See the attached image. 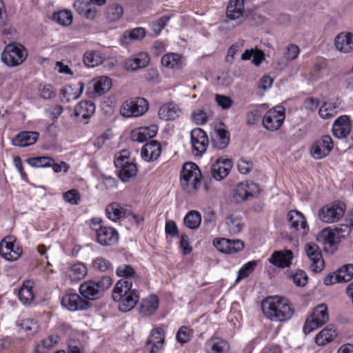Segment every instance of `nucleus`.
I'll return each mask as SVG.
<instances>
[{
  "instance_id": "nucleus-9",
  "label": "nucleus",
  "mask_w": 353,
  "mask_h": 353,
  "mask_svg": "<svg viewBox=\"0 0 353 353\" xmlns=\"http://www.w3.org/2000/svg\"><path fill=\"white\" fill-rule=\"evenodd\" d=\"M345 211V205L344 203L335 201L320 208L318 216L321 221L326 223H332L340 220Z\"/></svg>"
},
{
  "instance_id": "nucleus-34",
  "label": "nucleus",
  "mask_w": 353,
  "mask_h": 353,
  "mask_svg": "<svg viewBox=\"0 0 353 353\" xmlns=\"http://www.w3.org/2000/svg\"><path fill=\"white\" fill-rule=\"evenodd\" d=\"M159 304L158 297L151 294L141 300L139 312L143 316H150L157 311Z\"/></svg>"
},
{
  "instance_id": "nucleus-45",
  "label": "nucleus",
  "mask_w": 353,
  "mask_h": 353,
  "mask_svg": "<svg viewBox=\"0 0 353 353\" xmlns=\"http://www.w3.org/2000/svg\"><path fill=\"white\" fill-rule=\"evenodd\" d=\"M123 12L124 10L121 6L117 3L111 4L107 7L106 19L109 21H117L122 17Z\"/></svg>"
},
{
  "instance_id": "nucleus-49",
  "label": "nucleus",
  "mask_w": 353,
  "mask_h": 353,
  "mask_svg": "<svg viewBox=\"0 0 353 353\" xmlns=\"http://www.w3.org/2000/svg\"><path fill=\"white\" fill-rule=\"evenodd\" d=\"M92 266L94 270L101 272L112 270L111 262L102 256H98L93 259Z\"/></svg>"
},
{
  "instance_id": "nucleus-12",
  "label": "nucleus",
  "mask_w": 353,
  "mask_h": 353,
  "mask_svg": "<svg viewBox=\"0 0 353 353\" xmlns=\"http://www.w3.org/2000/svg\"><path fill=\"white\" fill-rule=\"evenodd\" d=\"M22 254V248L12 236H7L0 242V255L8 261H17Z\"/></svg>"
},
{
  "instance_id": "nucleus-43",
  "label": "nucleus",
  "mask_w": 353,
  "mask_h": 353,
  "mask_svg": "<svg viewBox=\"0 0 353 353\" xmlns=\"http://www.w3.org/2000/svg\"><path fill=\"white\" fill-rule=\"evenodd\" d=\"M183 223L189 229L196 230L201 223V215L198 211L191 210L185 216Z\"/></svg>"
},
{
  "instance_id": "nucleus-4",
  "label": "nucleus",
  "mask_w": 353,
  "mask_h": 353,
  "mask_svg": "<svg viewBox=\"0 0 353 353\" xmlns=\"http://www.w3.org/2000/svg\"><path fill=\"white\" fill-rule=\"evenodd\" d=\"M351 231V227L349 225H341L339 227H327L321 231L319 234L317 240L322 243L325 249L332 248L335 247L342 239L349 235Z\"/></svg>"
},
{
  "instance_id": "nucleus-26",
  "label": "nucleus",
  "mask_w": 353,
  "mask_h": 353,
  "mask_svg": "<svg viewBox=\"0 0 353 353\" xmlns=\"http://www.w3.org/2000/svg\"><path fill=\"white\" fill-rule=\"evenodd\" d=\"M159 128L156 124L149 126H141L134 129L131 132V139L134 141L143 143L148 139L153 138L157 134Z\"/></svg>"
},
{
  "instance_id": "nucleus-18",
  "label": "nucleus",
  "mask_w": 353,
  "mask_h": 353,
  "mask_svg": "<svg viewBox=\"0 0 353 353\" xmlns=\"http://www.w3.org/2000/svg\"><path fill=\"white\" fill-rule=\"evenodd\" d=\"M213 243L219 252L229 254L239 252L245 247L244 243L239 239H216Z\"/></svg>"
},
{
  "instance_id": "nucleus-57",
  "label": "nucleus",
  "mask_w": 353,
  "mask_h": 353,
  "mask_svg": "<svg viewBox=\"0 0 353 353\" xmlns=\"http://www.w3.org/2000/svg\"><path fill=\"white\" fill-rule=\"evenodd\" d=\"M229 232L232 234H239L243 228V223L241 219L238 217H230L228 222Z\"/></svg>"
},
{
  "instance_id": "nucleus-31",
  "label": "nucleus",
  "mask_w": 353,
  "mask_h": 353,
  "mask_svg": "<svg viewBox=\"0 0 353 353\" xmlns=\"http://www.w3.org/2000/svg\"><path fill=\"white\" fill-rule=\"evenodd\" d=\"M150 63V57L147 53L141 52L126 59L125 68L128 71H135L146 67Z\"/></svg>"
},
{
  "instance_id": "nucleus-42",
  "label": "nucleus",
  "mask_w": 353,
  "mask_h": 353,
  "mask_svg": "<svg viewBox=\"0 0 353 353\" xmlns=\"http://www.w3.org/2000/svg\"><path fill=\"white\" fill-rule=\"evenodd\" d=\"M95 111V105L92 101H81L75 107L74 114L83 119L90 117Z\"/></svg>"
},
{
  "instance_id": "nucleus-19",
  "label": "nucleus",
  "mask_w": 353,
  "mask_h": 353,
  "mask_svg": "<svg viewBox=\"0 0 353 353\" xmlns=\"http://www.w3.org/2000/svg\"><path fill=\"white\" fill-rule=\"evenodd\" d=\"M305 252L311 261V269L314 272H320L324 268V261L319 246L313 243H307Z\"/></svg>"
},
{
  "instance_id": "nucleus-2",
  "label": "nucleus",
  "mask_w": 353,
  "mask_h": 353,
  "mask_svg": "<svg viewBox=\"0 0 353 353\" xmlns=\"http://www.w3.org/2000/svg\"><path fill=\"white\" fill-rule=\"evenodd\" d=\"M112 299L118 303L121 312H127L135 307L139 295L137 290L132 289V283L128 281H118L112 291Z\"/></svg>"
},
{
  "instance_id": "nucleus-14",
  "label": "nucleus",
  "mask_w": 353,
  "mask_h": 353,
  "mask_svg": "<svg viewBox=\"0 0 353 353\" xmlns=\"http://www.w3.org/2000/svg\"><path fill=\"white\" fill-rule=\"evenodd\" d=\"M165 334L163 328L155 327L152 330L147 340L143 353H159L165 343Z\"/></svg>"
},
{
  "instance_id": "nucleus-10",
  "label": "nucleus",
  "mask_w": 353,
  "mask_h": 353,
  "mask_svg": "<svg viewBox=\"0 0 353 353\" xmlns=\"http://www.w3.org/2000/svg\"><path fill=\"white\" fill-rule=\"evenodd\" d=\"M148 106V102L144 98L130 99L123 102L120 108V113L125 117H137L146 112Z\"/></svg>"
},
{
  "instance_id": "nucleus-13",
  "label": "nucleus",
  "mask_w": 353,
  "mask_h": 353,
  "mask_svg": "<svg viewBox=\"0 0 353 353\" xmlns=\"http://www.w3.org/2000/svg\"><path fill=\"white\" fill-rule=\"evenodd\" d=\"M244 0H230L226 10L227 19L225 23H233L232 27L241 24L245 20Z\"/></svg>"
},
{
  "instance_id": "nucleus-51",
  "label": "nucleus",
  "mask_w": 353,
  "mask_h": 353,
  "mask_svg": "<svg viewBox=\"0 0 353 353\" xmlns=\"http://www.w3.org/2000/svg\"><path fill=\"white\" fill-rule=\"evenodd\" d=\"M63 111V107L59 104L48 105L46 110V117L48 121H57L58 117Z\"/></svg>"
},
{
  "instance_id": "nucleus-33",
  "label": "nucleus",
  "mask_w": 353,
  "mask_h": 353,
  "mask_svg": "<svg viewBox=\"0 0 353 353\" xmlns=\"http://www.w3.org/2000/svg\"><path fill=\"white\" fill-rule=\"evenodd\" d=\"M162 65L171 70H180L185 65L183 57L177 53H168L161 58Z\"/></svg>"
},
{
  "instance_id": "nucleus-54",
  "label": "nucleus",
  "mask_w": 353,
  "mask_h": 353,
  "mask_svg": "<svg viewBox=\"0 0 353 353\" xmlns=\"http://www.w3.org/2000/svg\"><path fill=\"white\" fill-rule=\"evenodd\" d=\"M256 266V263L254 261H249L243 265L238 272V276L236 279V282H239L240 280L248 276L253 272Z\"/></svg>"
},
{
  "instance_id": "nucleus-35",
  "label": "nucleus",
  "mask_w": 353,
  "mask_h": 353,
  "mask_svg": "<svg viewBox=\"0 0 353 353\" xmlns=\"http://www.w3.org/2000/svg\"><path fill=\"white\" fill-rule=\"evenodd\" d=\"M180 114L181 110L178 105L172 102L163 105L158 112L159 118L165 121L174 120L178 118Z\"/></svg>"
},
{
  "instance_id": "nucleus-40",
  "label": "nucleus",
  "mask_w": 353,
  "mask_h": 353,
  "mask_svg": "<svg viewBox=\"0 0 353 353\" xmlns=\"http://www.w3.org/2000/svg\"><path fill=\"white\" fill-rule=\"evenodd\" d=\"M80 294L85 299L94 300L98 298L99 294L94 281H84L79 286Z\"/></svg>"
},
{
  "instance_id": "nucleus-29",
  "label": "nucleus",
  "mask_w": 353,
  "mask_h": 353,
  "mask_svg": "<svg viewBox=\"0 0 353 353\" xmlns=\"http://www.w3.org/2000/svg\"><path fill=\"white\" fill-rule=\"evenodd\" d=\"M204 350L206 353H228L230 345L222 338L212 336L205 343Z\"/></svg>"
},
{
  "instance_id": "nucleus-60",
  "label": "nucleus",
  "mask_w": 353,
  "mask_h": 353,
  "mask_svg": "<svg viewBox=\"0 0 353 353\" xmlns=\"http://www.w3.org/2000/svg\"><path fill=\"white\" fill-rule=\"evenodd\" d=\"M292 279L296 286L303 287L307 282V276L304 271L299 270L292 275Z\"/></svg>"
},
{
  "instance_id": "nucleus-8",
  "label": "nucleus",
  "mask_w": 353,
  "mask_h": 353,
  "mask_svg": "<svg viewBox=\"0 0 353 353\" xmlns=\"http://www.w3.org/2000/svg\"><path fill=\"white\" fill-rule=\"evenodd\" d=\"M285 118V109L283 106H275L268 110L263 115V127L268 131L274 132L279 130Z\"/></svg>"
},
{
  "instance_id": "nucleus-41",
  "label": "nucleus",
  "mask_w": 353,
  "mask_h": 353,
  "mask_svg": "<svg viewBox=\"0 0 353 353\" xmlns=\"http://www.w3.org/2000/svg\"><path fill=\"white\" fill-rule=\"evenodd\" d=\"M337 336L336 329L327 326L318 333L315 337V342L318 345L323 346L332 341Z\"/></svg>"
},
{
  "instance_id": "nucleus-30",
  "label": "nucleus",
  "mask_w": 353,
  "mask_h": 353,
  "mask_svg": "<svg viewBox=\"0 0 353 353\" xmlns=\"http://www.w3.org/2000/svg\"><path fill=\"white\" fill-rule=\"evenodd\" d=\"M334 144L329 135H324L316 140L310 148L311 154H328L334 149Z\"/></svg>"
},
{
  "instance_id": "nucleus-27",
  "label": "nucleus",
  "mask_w": 353,
  "mask_h": 353,
  "mask_svg": "<svg viewBox=\"0 0 353 353\" xmlns=\"http://www.w3.org/2000/svg\"><path fill=\"white\" fill-rule=\"evenodd\" d=\"M294 257L293 252L290 250L275 251L269 258L268 261L279 268H289Z\"/></svg>"
},
{
  "instance_id": "nucleus-3",
  "label": "nucleus",
  "mask_w": 353,
  "mask_h": 353,
  "mask_svg": "<svg viewBox=\"0 0 353 353\" xmlns=\"http://www.w3.org/2000/svg\"><path fill=\"white\" fill-rule=\"evenodd\" d=\"M202 173L196 164L185 163L180 174V185L190 194H195L201 187Z\"/></svg>"
},
{
  "instance_id": "nucleus-50",
  "label": "nucleus",
  "mask_w": 353,
  "mask_h": 353,
  "mask_svg": "<svg viewBox=\"0 0 353 353\" xmlns=\"http://www.w3.org/2000/svg\"><path fill=\"white\" fill-rule=\"evenodd\" d=\"M161 150V143L156 140H152L143 146L141 154H160Z\"/></svg>"
},
{
  "instance_id": "nucleus-46",
  "label": "nucleus",
  "mask_w": 353,
  "mask_h": 353,
  "mask_svg": "<svg viewBox=\"0 0 353 353\" xmlns=\"http://www.w3.org/2000/svg\"><path fill=\"white\" fill-rule=\"evenodd\" d=\"M337 105L335 102L327 101L323 102L319 110V114L322 119H330L333 117L336 113Z\"/></svg>"
},
{
  "instance_id": "nucleus-61",
  "label": "nucleus",
  "mask_w": 353,
  "mask_h": 353,
  "mask_svg": "<svg viewBox=\"0 0 353 353\" xmlns=\"http://www.w3.org/2000/svg\"><path fill=\"white\" fill-rule=\"evenodd\" d=\"M63 197L66 202L72 205L77 204L80 200V196L77 190H70L66 192Z\"/></svg>"
},
{
  "instance_id": "nucleus-52",
  "label": "nucleus",
  "mask_w": 353,
  "mask_h": 353,
  "mask_svg": "<svg viewBox=\"0 0 353 353\" xmlns=\"http://www.w3.org/2000/svg\"><path fill=\"white\" fill-rule=\"evenodd\" d=\"M237 167L241 174L249 173L253 168V162L250 156H241L237 162Z\"/></svg>"
},
{
  "instance_id": "nucleus-64",
  "label": "nucleus",
  "mask_w": 353,
  "mask_h": 353,
  "mask_svg": "<svg viewBox=\"0 0 353 353\" xmlns=\"http://www.w3.org/2000/svg\"><path fill=\"white\" fill-rule=\"evenodd\" d=\"M68 353H83L80 341L70 339L68 343Z\"/></svg>"
},
{
  "instance_id": "nucleus-39",
  "label": "nucleus",
  "mask_w": 353,
  "mask_h": 353,
  "mask_svg": "<svg viewBox=\"0 0 353 353\" xmlns=\"http://www.w3.org/2000/svg\"><path fill=\"white\" fill-rule=\"evenodd\" d=\"M230 142L228 132L223 128H216L212 135V144L214 148L222 150L225 148Z\"/></svg>"
},
{
  "instance_id": "nucleus-6",
  "label": "nucleus",
  "mask_w": 353,
  "mask_h": 353,
  "mask_svg": "<svg viewBox=\"0 0 353 353\" xmlns=\"http://www.w3.org/2000/svg\"><path fill=\"white\" fill-rule=\"evenodd\" d=\"M102 221L99 218L91 220L90 227L96 232L97 242L105 246L115 244L119 240V234L114 228L101 225Z\"/></svg>"
},
{
  "instance_id": "nucleus-48",
  "label": "nucleus",
  "mask_w": 353,
  "mask_h": 353,
  "mask_svg": "<svg viewBox=\"0 0 353 353\" xmlns=\"http://www.w3.org/2000/svg\"><path fill=\"white\" fill-rule=\"evenodd\" d=\"M336 272L340 283L347 282L353 278V265H344L338 269Z\"/></svg>"
},
{
  "instance_id": "nucleus-25",
  "label": "nucleus",
  "mask_w": 353,
  "mask_h": 353,
  "mask_svg": "<svg viewBox=\"0 0 353 353\" xmlns=\"http://www.w3.org/2000/svg\"><path fill=\"white\" fill-rule=\"evenodd\" d=\"M116 274L121 277L119 281H128V283L137 285L141 281V276L134 267L129 264H121L116 269Z\"/></svg>"
},
{
  "instance_id": "nucleus-23",
  "label": "nucleus",
  "mask_w": 353,
  "mask_h": 353,
  "mask_svg": "<svg viewBox=\"0 0 353 353\" xmlns=\"http://www.w3.org/2000/svg\"><path fill=\"white\" fill-rule=\"evenodd\" d=\"M352 124L350 117L342 115L338 117L334 122L332 128L333 135L338 139L346 138L350 133Z\"/></svg>"
},
{
  "instance_id": "nucleus-53",
  "label": "nucleus",
  "mask_w": 353,
  "mask_h": 353,
  "mask_svg": "<svg viewBox=\"0 0 353 353\" xmlns=\"http://www.w3.org/2000/svg\"><path fill=\"white\" fill-rule=\"evenodd\" d=\"M19 325L28 335L36 333L39 330L37 322L30 319L22 320Z\"/></svg>"
},
{
  "instance_id": "nucleus-15",
  "label": "nucleus",
  "mask_w": 353,
  "mask_h": 353,
  "mask_svg": "<svg viewBox=\"0 0 353 353\" xmlns=\"http://www.w3.org/2000/svg\"><path fill=\"white\" fill-rule=\"evenodd\" d=\"M129 156H118L114 160V165L120 168L119 178L123 182L128 181L131 178L134 177L137 173L136 165L130 162Z\"/></svg>"
},
{
  "instance_id": "nucleus-32",
  "label": "nucleus",
  "mask_w": 353,
  "mask_h": 353,
  "mask_svg": "<svg viewBox=\"0 0 353 353\" xmlns=\"http://www.w3.org/2000/svg\"><path fill=\"white\" fill-rule=\"evenodd\" d=\"M336 48L341 52L350 53L353 51V34L341 32L334 40Z\"/></svg>"
},
{
  "instance_id": "nucleus-1",
  "label": "nucleus",
  "mask_w": 353,
  "mask_h": 353,
  "mask_svg": "<svg viewBox=\"0 0 353 353\" xmlns=\"http://www.w3.org/2000/svg\"><path fill=\"white\" fill-rule=\"evenodd\" d=\"M261 307L264 315L275 322L288 321L294 314V308L289 301L279 296L267 297L262 301Z\"/></svg>"
},
{
  "instance_id": "nucleus-62",
  "label": "nucleus",
  "mask_w": 353,
  "mask_h": 353,
  "mask_svg": "<svg viewBox=\"0 0 353 353\" xmlns=\"http://www.w3.org/2000/svg\"><path fill=\"white\" fill-rule=\"evenodd\" d=\"M170 19L169 17L163 16L151 25L152 31L156 34H159L162 29L166 26Z\"/></svg>"
},
{
  "instance_id": "nucleus-44",
  "label": "nucleus",
  "mask_w": 353,
  "mask_h": 353,
  "mask_svg": "<svg viewBox=\"0 0 353 353\" xmlns=\"http://www.w3.org/2000/svg\"><path fill=\"white\" fill-rule=\"evenodd\" d=\"M83 61L85 66L93 68L101 63L103 59L99 52L90 50L84 54Z\"/></svg>"
},
{
  "instance_id": "nucleus-37",
  "label": "nucleus",
  "mask_w": 353,
  "mask_h": 353,
  "mask_svg": "<svg viewBox=\"0 0 353 353\" xmlns=\"http://www.w3.org/2000/svg\"><path fill=\"white\" fill-rule=\"evenodd\" d=\"M39 138V134L36 132L25 131L18 134L12 141L14 145L18 147H26L34 143Z\"/></svg>"
},
{
  "instance_id": "nucleus-22",
  "label": "nucleus",
  "mask_w": 353,
  "mask_h": 353,
  "mask_svg": "<svg viewBox=\"0 0 353 353\" xmlns=\"http://www.w3.org/2000/svg\"><path fill=\"white\" fill-rule=\"evenodd\" d=\"M64 274L71 281H79L88 274V268L85 263L77 261L67 264Z\"/></svg>"
},
{
  "instance_id": "nucleus-56",
  "label": "nucleus",
  "mask_w": 353,
  "mask_h": 353,
  "mask_svg": "<svg viewBox=\"0 0 353 353\" xmlns=\"http://www.w3.org/2000/svg\"><path fill=\"white\" fill-rule=\"evenodd\" d=\"M192 334V330L188 326H181L178 330L176 339L180 343L188 342Z\"/></svg>"
},
{
  "instance_id": "nucleus-7",
  "label": "nucleus",
  "mask_w": 353,
  "mask_h": 353,
  "mask_svg": "<svg viewBox=\"0 0 353 353\" xmlns=\"http://www.w3.org/2000/svg\"><path fill=\"white\" fill-rule=\"evenodd\" d=\"M329 321L328 307L326 304L322 303L314 307L312 315L308 317L303 327V332L309 334L323 326Z\"/></svg>"
},
{
  "instance_id": "nucleus-63",
  "label": "nucleus",
  "mask_w": 353,
  "mask_h": 353,
  "mask_svg": "<svg viewBox=\"0 0 353 353\" xmlns=\"http://www.w3.org/2000/svg\"><path fill=\"white\" fill-rule=\"evenodd\" d=\"M192 119L196 125L205 124L208 121L206 113L201 110L194 111L192 114Z\"/></svg>"
},
{
  "instance_id": "nucleus-58",
  "label": "nucleus",
  "mask_w": 353,
  "mask_h": 353,
  "mask_svg": "<svg viewBox=\"0 0 353 353\" xmlns=\"http://www.w3.org/2000/svg\"><path fill=\"white\" fill-rule=\"evenodd\" d=\"M145 36V31L143 28H136L129 32H125L124 37H129L132 40H139Z\"/></svg>"
},
{
  "instance_id": "nucleus-20",
  "label": "nucleus",
  "mask_w": 353,
  "mask_h": 353,
  "mask_svg": "<svg viewBox=\"0 0 353 353\" xmlns=\"http://www.w3.org/2000/svg\"><path fill=\"white\" fill-rule=\"evenodd\" d=\"M233 163L230 159L220 158L213 163L211 168V175L216 181L224 179L230 172Z\"/></svg>"
},
{
  "instance_id": "nucleus-5",
  "label": "nucleus",
  "mask_w": 353,
  "mask_h": 353,
  "mask_svg": "<svg viewBox=\"0 0 353 353\" xmlns=\"http://www.w3.org/2000/svg\"><path fill=\"white\" fill-rule=\"evenodd\" d=\"M27 57V50L17 42H12L6 45L1 54L2 62L8 67L20 65L26 61Z\"/></svg>"
},
{
  "instance_id": "nucleus-36",
  "label": "nucleus",
  "mask_w": 353,
  "mask_h": 353,
  "mask_svg": "<svg viewBox=\"0 0 353 353\" xmlns=\"http://www.w3.org/2000/svg\"><path fill=\"white\" fill-rule=\"evenodd\" d=\"M34 283L32 281H25L18 292V297L23 305H30L34 299L33 291Z\"/></svg>"
},
{
  "instance_id": "nucleus-28",
  "label": "nucleus",
  "mask_w": 353,
  "mask_h": 353,
  "mask_svg": "<svg viewBox=\"0 0 353 353\" xmlns=\"http://www.w3.org/2000/svg\"><path fill=\"white\" fill-rule=\"evenodd\" d=\"M84 89V84L79 82L76 84L66 85L60 90V97L63 102L69 103L79 99Z\"/></svg>"
},
{
  "instance_id": "nucleus-16",
  "label": "nucleus",
  "mask_w": 353,
  "mask_h": 353,
  "mask_svg": "<svg viewBox=\"0 0 353 353\" xmlns=\"http://www.w3.org/2000/svg\"><path fill=\"white\" fill-rule=\"evenodd\" d=\"M107 218L113 222H118L127 218L131 214L130 208L119 202H112L105 209Z\"/></svg>"
},
{
  "instance_id": "nucleus-11",
  "label": "nucleus",
  "mask_w": 353,
  "mask_h": 353,
  "mask_svg": "<svg viewBox=\"0 0 353 353\" xmlns=\"http://www.w3.org/2000/svg\"><path fill=\"white\" fill-rule=\"evenodd\" d=\"M261 192V188L258 183L246 180L237 184L234 190L233 196L238 201H245L258 197Z\"/></svg>"
},
{
  "instance_id": "nucleus-21",
  "label": "nucleus",
  "mask_w": 353,
  "mask_h": 353,
  "mask_svg": "<svg viewBox=\"0 0 353 353\" xmlns=\"http://www.w3.org/2000/svg\"><path fill=\"white\" fill-rule=\"evenodd\" d=\"M190 137L193 149L201 154L204 153L209 144L205 132L201 128H196L191 131Z\"/></svg>"
},
{
  "instance_id": "nucleus-47",
  "label": "nucleus",
  "mask_w": 353,
  "mask_h": 353,
  "mask_svg": "<svg viewBox=\"0 0 353 353\" xmlns=\"http://www.w3.org/2000/svg\"><path fill=\"white\" fill-rule=\"evenodd\" d=\"M53 19L63 26H69L73 21V15L70 10H61L54 14Z\"/></svg>"
},
{
  "instance_id": "nucleus-38",
  "label": "nucleus",
  "mask_w": 353,
  "mask_h": 353,
  "mask_svg": "<svg viewBox=\"0 0 353 353\" xmlns=\"http://www.w3.org/2000/svg\"><path fill=\"white\" fill-rule=\"evenodd\" d=\"M94 97H101L107 93L112 88V79L106 76L99 77L94 79Z\"/></svg>"
},
{
  "instance_id": "nucleus-17",
  "label": "nucleus",
  "mask_w": 353,
  "mask_h": 353,
  "mask_svg": "<svg viewBox=\"0 0 353 353\" xmlns=\"http://www.w3.org/2000/svg\"><path fill=\"white\" fill-rule=\"evenodd\" d=\"M61 305L71 312L83 310L89 307V302L76 293H68L61 300Z\"/></svg>"
},
{
  "instance_id": "nucleus-24",
  "label": "nucleus",
  "mask_w": 353,
  "mask_h": 353,
  "mask_svg": "<svg viewBox=\"0 0 353 353\" xmlns=\"http://www.w3.org/2000/svg\"><path fill=\"white\" fill-rule=\"evenodd\" d=\"M288 220L290 227L301 234H306L309 227L304 215L298 210H290L288 213Z\"/></svg>"
},
{
  "instance_id": "nucleus-59",
  "label": "nucleus",
  "mask_w": 353,
  "mask_h": 353,
  "mask_svg": "<svg viewBox=\"0 0 353 353\" xmlns=\"http://www.w3.org/2000/svg\"><path fill=\"white\" fill-rule=\"evenodd\" d=\"M94 281L99 293L108 289L112 284V279L108 276H102L98 281Z\"/></svg>"
},
{
  "instance_id": "nucleus-55",
  "label": "nucleus",
  "mask_w": 353,
  "mask_h": 353,
  "mask_svg": "<svg viewBox=\"0 0 353 353\" xmlns=\"http://www.w3.org/2000/svg\"><path fill=\"white\" fill-rule=\"evenodd\" d=\"M300 53V49L296 44L291 43L284 50L283 56L288 61L295 60Z\"/></svg>"
}]
</instances>
